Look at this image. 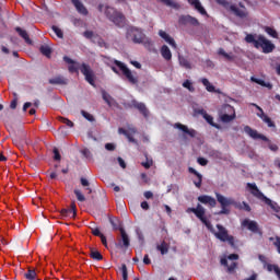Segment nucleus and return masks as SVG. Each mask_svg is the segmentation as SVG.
Segmentation results:
<instances>
[{"label": "nucleus", "mask_w": 280, "mask_h": 280, "mask_svg": "<svg viewBox=\"0 0 280 280\" xmlns=\"http://www.w3.org/2000/svg\"><path fill=\"white\" fill-rule=\"evenodd\" d=\"M187 212L194 213L196 218H198V220H200V222L205 224L208 231H210V233H212V235L217 237V240H219L220 242H228V244H230L232 248H235V237L229 234V230H226V228H224L222 224H217L218 231H215V229L211 224V221L207 220L205 215L206 210L202 205L198 203L196 208H188Z\"/></svg>", "instance_id": "f257e3e1"}, {"label": "nucleus", "mask_w": 280, "mask_h": 280, "mask_svg": "<svg viewBox=\"0 0 280 280\" xmlns=\"http://www.w3.org/2000/svg\"><path fill=\"white\" fill-rule=\"evenodd\" d=\"M246 43L254 45L256 49H262V54H272L275 51V44L268 40L264 35H258L255 39V35L247 34L245 37Z\"/></svg>", "instance_id": "f03ea898"}, {"label": "nucleus", "mask_w": 280, "mask_h": 280, "mask_svg": "<svg viewBox=\"0 0 280 280\" xmlns=\"http://www.w3.org/2000/svg\"><path fill=\"white\" fill-rule=\"evenodd\" d=\"M126 37L135 43V45H144V47H152V40L145 37L143 30L137 26H129L127 28Z\"/></svg>", "instance_id": "7ed1b4c3"}, {"label": "nucleus", "mask_w": 280, "mask_h": 280, "mask_svg": "<svg viewBox=\"0 0 280 280\" xmlns=\"http://www.w3.org/2000/svg\"><path fill=\"white\" fill-rule=\"evenodd\" d=\"M247 189L254 196V198H257L258 200H261V202H265L272 211H276V213H279V205L277 202L271 201L270 198L266 197L261 190H259V187H257V184L255 183H247L246 184Z\"/></svg>", "instance_id": "20e7f679"}, {"label": "nucleus", "mask_w": 280, "mask_h": 280, "mask_svg": "<svg viewBox=\"0 0 280 280\" xmlns=\"http://www.w3.org/2000/svg\"><path fill=\"white\" fill-rule=\"evenodd\" d=\"M104 14L108 21L114 23L116 27H126V15L124 13L117 11V9L106 5L104 10Z\"/></svg>", "instance_id": "39448f33"}, {"label": "nucleus", "mask_w": 280, "mask_h": 280, "mask_svg": "<svg viewBox=\"0 0 280 280\" xmlns=\"http://www.w3.org/2000/svg\"><path fill=\"white\" fill-rule=\"evenodd\" d=\"M244 132H246L248 135V137H250L255 141H257V139H260L261 141H266L268 143V148H269V150H271V152H278L279 151V145L272 143L270 141V139H268V137L259 133L257 130L250 128V126H245L244 127Z\"/></svg>", "instance_id": "423d86ee"}, {"label": "nucleus", "mask_w": 280, "mask_h": 280, "mask_svg": "<svg viewBox=\"0 0 280 280\" xmlns=\"http://www.w3.org/2000/svg\"><path fill=\"white\" fill-rule=\"evenodd\" d=\"M215 198L218 202L221 205V210L219 212V215H229L231 213V210H229L226 207H231V205L235 207V200L231 198H226L220 192H215Z\"/></svg>", "instance_id": "0eeeda50"}, {"label": "nucleus", "mask_w": 280, "mask_h": 280, "mask_svg": "<svg viewBox=\"0 0 280 280\" xmlns=\"http://www.w3.org/2000/svg\"><path fill=\"white\" fill-rule=\"evenodd\" d=\"M237 259H240V255L231 254L228 257L221 258L220 264L226 268L229 275H233L237 270V262H235ZM229 260L232 261L231 265H229Z\"/></svg>", "instance_id": "6e6552de"}, {"label": "nucleus", "mask_w": 280, "mask_h": 280, "mask_svg": "<svg viewBox=\"0 0 280 280\" xmlns=\"http://www.w3.org/2000/svg\"><path fill=\"white\" fill-rule=\"evenodd\" d=\"M114 63L116 65V67H118V69H120L122 75L127 78L130 84H139V78L137 75H133L132 71L128 68L127 65L119 60H115Z\"/></svg>", "instance_id": "1a4fd4ad"}, {"label": "nucleus", "mask_w": 280, "mask_h": 280, "mask_svg": "<svg viewBox=\"0 0 280 280\" xmlns=\"http://www.w3.org/2000/svg\"><path fill=\"white\" fill-rule=\"evenodd\" d=\"M217 3L219 5H222V8H224L225 10L233 12V14L238 19H246V16H248V13L246 11L236 8L234 4H231V2L226 0H217Z\"/></svg>", "instance_id": "9d476101"}, {"label": "nucleus", "mask_w": 280, "mask_h": 280, "mask_svg": "<svg viewBox=\"0 0 280 280\" xmlns=\"http://www.w3.org/2000/svg\"><path fill=\"white\" fill-rule=\"evenodd\" d=\"M220 119L223 124H231L235 119V109L231 105H223L220 112Z\"/></svg>", "instance_id": "9b49d317"}, {"label": "nucleus", "mask_w": 280, "mask_h": 280, "mask_svg": "<svg viewBox=\"0 0 280 280\" xmlns=\"http://www.w3.org/2000/svg\"><path fill=\"white\" fill-rule=\"evenodd\" d=\"M80 71L84 75L86 82L91 84V86H95V73L93 72V69H91V66L82 63Z\"/></svg>", "instance_id": "f8f14e48"}, {"label": "nucleus", "mask_w": 280, "mask_h": 280, "mask_svg": "<svg viewBox=\"0 0 280 280\" xmlns=\"http://www.w3.org/2000/svg\"><path fill=\"white\" fill-rule=\"evenodd\" d=\"M241 224L252 233H256L257 235H264V232H261V230L259 229V224L257 223V221L244 219Z\"/></svg>", "instance_id": "ddd939ff"}, {"label": "nucleus", "mask_w": 280, "mask_h": 280, "mask_svg": "<svg viewBox=\"0 0 280 280\" xmlns=\"http://www.w3.org/2000/svg\"><path fill=\"white\" fill-rule=\"evenodd\" d=\"M130 108H136L137 110H139V113L145 118L148 119V117H150V110L148 109V107L144 105V103H139L137 102V100H132L130 103Z\"/></svg>", "instance_id": "4468645a"}, {"label": "nucleus", "mask_w": 280, "mask_h": 280, "mask_svg": "<svg viewBox=\"0 0 280 280\" xmlns=\"http://www.w3.org/2000/svg\"><path fill=\"white\" fill-rule=\"evenodd\" d=\"M250 106H254L255 108H257V110H259V113H261L257 114V117H259L265 124H267L268 128H275V121H272V119L268 117L266 113H264V109L259 107V105L252 103Z\"/></svg>", "instance_id": "2eb2a0df"}, {"label": "nucleus", "mask_w": 280, "mask_h": 280, "mask_svg": "<svg viewBox=\"0 0 280 280\" xmlns=\"http://www.w3.org/2000/svg\"><path fill=\"white\" fill-rule=\"evenodd\" d=\"M61 218H75L78 215V209L75 202H71L69 208H63L60 211Z\"/></svg>", "instance_id": "dca6fc26"}, {"label": "nucleus", "mask_w": 280, "mask_h": 280, "mask_svg": "<svg viewBox=\"0 0 280 280\" xmlns=\"http://www.w3.org/2000/svg\"><path fill=\"white\" fill-rule=\"evenodd\" d=\"M179 25H192L194 27H198L200 22L191 15H182L179 16Z\"/></svg>", "instance_id": "f3484780"}, {"label": "nucleus", "mask_w": 280, "mask_h": 280, "mask_svg": "<svg viewBox=\"0 0 280 280\" xmlns=\"http://www.w3.org/2000/svg\"><path fill=\"white\" fill-rule=\"evenodd\" d=\"M174 128H177V130H182L184 135H188V137H190L191 139H195L196 135H198V131H196V129H189V127L180 122L175 124Z\"/></svg>", "instance_id": "a211bd4d"}, {"label": "nucleus", "mask_w": 280, "mask_h": 280, "mask_svg": "<svg viewBox=\"0 0 280 280\" xmlns=\"http://www.w3.org/2000/svg\"><path fill=\"white\" fill-rule=\"evenodd\" d=\"M120 236H121V240L118 242L117 247L128 248L130 246V237H128L126 230L120 229Z\"/></svg>", "instance_id": "6ab92c4d"}, {"label": "nucleus", "mask_w": 280, "mask_h": 280, "mask_svg": "<svg viewBox=\"0 0 280 280\" xmlns=\"http://www.w3.org/2000/svg\"><path fill=\"white\" fill-rule=\"evenodd\" d=\"M199 202L201 205H209V207L213 208L215 205H218V201H215V198L209 196V195H201L198 197Z\"/></svg>", "instance_id": "aec40b11"}, {"label": "nucleus", "mask_w": 280, "mask_h": 280, "mask_svg": "<svg viewBox=\"0 0 280 280\" xmlns=\"http://www.w3.org/2000/svg\"><path fill=\"white\" fill-rule=\"evenodd\" d=\"M71 3L74 5L79 14H82L83 16H86L89 14V10L86 9V7H84V3H82V1L71 0Z\"/></svg>", "instance_id": "412c9836"}, {"label": "nucleus", "mask_w": 280, "mask_h": 280, "mask_svg": "<svg viewBox=\"0 0 280 280\" xmlns=\"http://www.w3.org/2000/svg\"><path fill=\"white\" fill-rule=\"evenodd\" d=\"M159 36L161 38H163V40H165V43H168V45H171V47H174V49H176V42L174 40V38H172V36H170V34H167L163 30H160L159 31Z\"/></svg>", "instance_id": "4be33fe9"}, {"label": "nucleus", "mask_w": 280, "mask_h": 280, "mask_svg": "<svg viewBox=\"0 0 280 280\" xmlns=\"http://www.w3.org/2000/svg\"><path fill=\"white\" fill-rule=\"evenodd\" d=\"M188 3H190V5H194L195 10L201 13L202 16H207V10H205V7H202L200 0H188Z\"/></svg>", "instance_id": "5701e85b"}, {"label": "nucleus", "mask_w": 280, "mask_h": 280, "mask_svg": "<svg viewBox=\"0 0 280 280\" xmlns=\"http://www.w3.org/2000/svg\"><path fill=\"white\" fill-rule=\"evenodd\" d=\"M15 32L25 40L27 45H32V39L30 38V35L27 34V31L21 28V26L15 27Z\"/></svg>", "instance_id": "b1692460"}, {"label": "nucleus", "mask_w": 280, "mask_h": 280, "mask_svg": "<svg viewBox=\"0 0 280 280\" xmlns=\"http://www.w3.org/2000/svg\"><path fill=\"white\" fill-rule=\"evenodd\" d=\"M201 84L206 86L208 93H222L220 90H215V86H213V84H211L207 78L201 79Z\"/></svg>", "instance_id": "393cba45"}, {"label": "nucleus", "mask_w": 280, "mask_h": 280, "mask_svg": "<svg viewBox=\"0 0 280 280\" xmlns=\"http://www.w3.org/2000/svg\"><path fill=\"white\" fill-rule=\"evenodd\" d=\"M65 62H67V65H70L68 67V71L70 73H78V67H75V61H73V59L69 58L68 56L63 57Z\"/></svg>", "instance_id": "a878e982"}, {"label": "nucleus", "mask_w": 280, "mask_h": 280, "mask_svg": "<svg viewBox=\"0 0 280 280\" xmlns=\"http://www.w3.org/2000/svg\"><path fill=\"white\" fill-rule=\"evenodd\" d=\"M160 51L164 60H167V61L172 60V50H170V47H167V45H163Z\"/></svg>", "instance_id": "bb28decb"}, {"label": "nucleus", "mask_w": 280, "mask_h": 280, "mask_svg": "<svg viewBox=\"0 0 280 280\" xmlns=\"http://www.w3.org/2000/svg\"><path fill=\"white\" fill-rule=\"evenodd\" d=\"M250 80L252 82H255V84H259L260 86H265V89H269V91H271L272 89V83L266 82L262 79H257L255 77H252Z\"/></svg>", "instance_id": "cd10ccee"}, {"label": "nucleus", "mask_w": 280, "mask_h": 280, "mask_svg": "<svg viewBox=\"0 0 280 280\" xmlns=\"http://www.w3.org/2000/svg\"><path fill=\"white\" fill-rule=\"evenodd\" d=\"M48 82H49V84H59V85L68 84L67 79H65V77H62V75H58V77H55L52 79H49Z\"/></svg>", "instance_id": "c85d7f7f"}, {"label": "nucleus", "mask_w": 280, "mask_h": 280, "mask_svg": "<svg viewBox=\"0 0 280 280\" xmlns=\"http://www.w3.org/2000/svg\"><path fill=\"white\" fill-rule=\"evenodd\" d=\"M234 207H235V209L247 211V213H250V211H252L250 206L248 203H246V201H243V202L234 201Z\"/></svg>", "instance_id": "c756f323"}, {"label": "nucleus", "mask_w": 280, "mask_h": 280, "mask_svg": "<svg viewBox=\"0 0 280 280\" xmlns=\"http://www.w3.org/2000/svg\"><path fill=\"white\" fill-rule=\"evenodd\" d=\"M156 249L160 250L161 255H167V253H170V245L163 241L160 245L156 246Z\"/></svg>", "instance_id": "7c9ffc66"}, {"label": "nucleus", "mask_w": 280, "mask_h": 280, "mask_svg": "<svg viewBox=\"0 0 280 280\" xmlns=\"http://www.w3.org/2000/svg\"><path fill=\"white\" fill-rule=\"evenodd\" d=\"M203 119H206L207 124L212 126V128H217V130H221L222 126H220L213 121V116L206 114V116H203Z\"/></svg>", "instance_id": "2f4dec72"}, {"label": "nucleus", "mask_w": 280, "mask_h": 280, "mask_svg": "<svg viewBox=\"0 0 280 280\" xmlns=\"http://www.w3.org/2000/svg\"><path fill=\"white\" fill-rule=\"evenodd\" d=\"M268 272H275L280 280V268L279 265H272V264H267L266 265Z\"/></svg>", "instance_id": "473e14b6"}, {"label": "nucleus", "mask_w": 280, "mask_h": 280, "mask_svg": "<svg viewBox=\"0 0 280 280\" xmlns=\"http://www.w3.org/2000/svg\"><path fill=\"white\" fill-rule=\"evenodd\" d=\"M39 51L40 54H43V56H46V58H51V47L47 45H42L39 47Z\"/></svg>", "instance_id": "72a5a7b5"}, {"label": "nucleus", "mask_w": 280, "mask_h": 280, "mask_svg": "<svg viewBox=\"0 0 280 280\" xmlns=\"http://www.w3.org/2000/svg\"><path fill=\"white\" fill-rule=\"evenodd\" d=\"M90 257L91 259H94V261H102V259H104V256H102V253L94 249L90 250Z\"/></svg>", "instance_id": "f704fd0d"}, {"label": "nucleus", "mask_w": 280, "mask_h": 280, "mask_svg": "<svg viewBox=\"0 0 280 280\" xmlns=\"http://www.w3.org/2000/svg\"><path fill=\"white\" fill-rule=\"evenodd\" d=\"M109 223L112 224L114 231H121V223H119V219L117 218H109Z\"/></svg>", "instance_id": "c9c22d12"}, {"label": "nucleus", "mask_w": 280, "mask_h": 280, "mask_svg": "<svg viewBox=\"0 0 280 280\" xmlns=\"http://www.w3.org/2000/svg\"><path fill=\"white\" fill-rule=\"evenodd\" d=\"M265 32L268 36H271V38H279V33H277V30L273 27L265 26Z\"/></svg>", "instance_id": "e433bc0d"}, {"label": "nucleus", "mask_w": 280, "mask_h": 280, "mask_svg": "<svg viewBox=\"0 0 280 280\" xmlns=\"http://www.w3.org/2000/svg\"><path fill=\"white\" fill-rule=\"evenodd\" d=\"M178 60H179V65L180 67H183L184 69H191V62H189L187 60V58L183 57V56H179L178 57Z\"/></svg>", "instance_id": "4c0bfd02"}, {"label": "nucleus", "mask_w": 280, "mask_h": 280, "mask_svg": "<svg viewBox=\"0 0 280 280\" xmlns=\"http://www.w3.org/2000/svg\"><path fill=\"white\" fill-rule=\"evenodd\" d=\"M24 279H27V280L36 279V270L27 269V271L24 273Z\"/></svg>", "instance_id": "58836bf2"}, {"label": "nucleus", "mask_w": 280, "mask_h": 280, "mask_svg": "<svg viewBox=\"0 0 280 280\" xmlns=\"http://www.w3.org/2000/svg\"><path fill=\"white\" fill-rule=\"evenodd\" d=\"M102 97H103L104 102H106V104H108V106L112 105L113 96H110V94H108V93L106 92V90H103V91H102Z\"/></svg>", "instance_id": "ea45409f"}, {"label": "nucleus", "mask_w": 280, "mask_h": 280, "mask_svg": "<svg viewBox=\"0 0 280 280\" xmlns=\"http://www.w3.org/2000/svg\"><path fill=\"white\" fill-rule=\"evenodd\" d=\"M51 30H52V32H55L57 38H65V33L62 32V28H60L56 25H52Z\"/></svg>", "instance_id": "a19ab883"}, {"label": "nucleus", "mask_w": 280, "mask_h": 280, "mask_svg": "<svg viewBox=\"0 0 280 280\" xmlns=\"http://www.w3.org/2000/svg\"><path fill=\"white\" fill-rule=\"evenodd\" d=\"M74 195L77 197V200H79V202H84L86 200V197H84V194H82V190L80 189H74Z\"/></svg>", "instance_id": "79ce46f5"}, {"label": "nucleus", "mask_w": 280, "mask_h": 280, "mask_svg": "<svg viewBox=\"0 0 280 280\" xmlns=\"http://www.w3.org/2000/svg\"><path fill=\"white\" fill-rule=\"evenodd\" d=\"M270 242H273V246H276L277 252L280 255V236H276V237H270L269 238Z\"/></svg>", "instance_id": "37998d69"}, {"label": "nucleus", "mask_w": 280, "mask_h": 280, "mask_svg": "<svg viewBox=\"0 0 280 280\" xmlns=\"http://www.w3.org/2000/svg\"><path fill=\"white\" fill-rule=\"evenodd\" d=\"M219 56H223V58H225V60H233V56L229 55L224 48H219L218 50Z\"/></svg>", "instance_id": "c03bdc74"}, {"label": "nucleus", "mask_w": 280, "mask_h": 280, "mask_svg": "<svg viewBox=\"0 0 280 280\" xmlns=\"http://www.w3.org/2000/svg\"><path fill=\"white\" fill-rule=\"evenodd\" d=\"M183 86H184V89H188L190 91V93H194V91H196V88H194V84L189 80H186L183 83Z\"/></svg>", "instance_id": "a18cd8bd"}, {"label": "nucleus", "mask_w": 280, "mask_h": 280, "mask_svg": "<svg viewBox=\"0 0 280 280\" xmlns=\"http://www.w3.org/2000/svg\"><path fill=\"white\" fill-rule=\"evenodd\" d=\"M164 5H168V8H178V3L172 1V0H160Z\"/></svg>", "instance_id": "49530a36"}, {"label": "nucleus", "mask_w": 280, "mask_h": 280, "mask_svg": "<svg viewBox=\"0 0 280 280\" xmlns=\"http://www.w3.org/2000/svg\"><path fill=\"white\" fill-rule=\"evenodd\" d=\"M59 121H61V124H65L66 126H68V128H73V121H71L68 118L59 117Z\"/></svg>", "instance_id": "de8ad7c7"}, {"label": "nucleus", "mask_w": 280, "mask_h": 280, "mask_svg": "<svg viewBox=\"0 0 280 280\" xmlns=\"http://www.w3.org/2000/svg\"><path fill=\"white\" fill-rule=\"evenodd\" d=\"M122 280H128V267L126 264L121 265Z\"/></svg>", "instance_id": "09e8293b"}, {"label": "nucleus", "mask_w": 280, "mask_h": 280, "mask_svg": "<svg viewBox=\"0 0 280 280\" xmlns=\"http://www.w3.org/2000/svg\"><path fill=\"white\" fill-rule=\"evenodd\" d=\"M52 153L54 161H61L62 156L60 155V151L58 150V148H54Z\"/></svg>", "instance_id": "8fccbe9b"}, {"label": "nucleus", "mask_w": 280, "mask_h": 280, "mask_svg": "<svg viewBox=\"0 0 280 280\" xmlns=\"http://www.w3.org/2000/svg\"><path fill=\"white\" fill-rule=\"evenodd\" d=\"M81 115H83V117L88 119V121H95V118L93 117V115L89 114V112L82 110Z\"/></svg>", "instance_id": "3c124183"}, {"label": "nucleus", "mask_w": 280, "mask_h": 280, "mask_svg": "<svg viewBox=\"0 0 280 280\" xmlns=\"http://www.w3.org/2000/svg\"><path fill=\"white\" fill-rule=\"evenodd\" d=\"M83 36H84L85 38H88L89 40H91L92 38H95V33H93V31H85V32L83 33Z\"/></svg>", "instance_id": "603ef678"}, {"label": "nucleus", "mask_w": 280, "mask_h": 280, "mask_svg": "<svg viewBox=\"0 0 280 280\" xmlns=\"http://www.w3.org/2000/svg\"><path fill=\"white\" fill-rule=\"evenodd\" d=\"M141 165H142V167H144L145 170H150V168L152 167V165H153V161L147 159V162H142Z\"/></svg>", "instance_id": "864d4df0"}, {"label": "nucleus", "mask_w": 280, "mask_h": 280, "mask_svg": "<svg viewBox=\"0 0 280 280\" xmlns=\"http://www.w3.org/2000/svg\"><path fill=\"white\" fill-rule=\"evenodd\" d=\"M197 163H199V165H201L202 167H205L206 165L209 164V160L205 159V158H198L197 159Z\"/></svg>", "instance_id": "5fc2aeb1"}, {"label": "nucleus", "mask_w": 280, "mask_h": 280, "mask_svg": "<svg viewBox=\"0 0 280 280\" xmlns=\"http://www.w3.org/2000/svg\"><path fill=\"white\" fill-rule=\"evenodd\" d=\"M198 180L194 182L195 187H197L198 189H200V187H202V175L197 176Z\"/></svg>", "instance_id": "6e6d98bb"}, {"label": "nucleus", "mask_w": 280, "mask_h": 280, "mask_svg": "<svg viewBox=\"0 0 280 280\" xmlns=\"http://www.w3.org/2000/svg\"><path fill=\"white\" fill-rule=\"evenodd\" d=\"M118 164L122 170H126V161H124L120 156L117 158Z\"/></svg>", "instance_id": "4d7b16f0"}, {"label": "nucleus", "mask_w": 280, "mask_h": 280, "mask_svg": "<svg viewBox=\"0 0 280 280\" xmlns=\"http://www.w3.org/2000/svg\"><path fill=\"white\" fill-rule=\"evenodd\" d=\"M92 234L95 235V237H102V232L96 228L92 229Z\"/></svg>", "instance_id": "13d9d810"}, {"label": "nucleus", "mask_w": 280, "mask_h": 280, "mask_svg": "<svg viewBox=\"0 0 280 280\" xmlns=\"http://www.w3.org/2000/svg\"><path fill=\"white\" fill-rule=\"evenodd\" d=\"M144 198H147V200H150V198H154V194L150 190L144 191Z\"/></svg>", "instance_id": "bf43d9fd"}, {"label": "nucleus", "mask_w": 280, "mask_h": 280, "mask_svg": "<svg viewBox=\"0 0 280 280\" xmlns=\"http://www.w3.org/2000/svg\"><path fill=\"white\" fill-rule=\"evenodd\" d=\"M105 149L108 150V152H113L115 150V144L113 143H106Z\"/></svg>", "instance_id": "052dcab7"}, {"label": "nucleus", "mask_w": 280, "mask_h": 280, "mask_svg": "<svg viewBox=\"0 0 280 280\" xmlns=\"http://www.w3.org/2000/svg\"><path fill=\"white\" fill-rule=\"evenodd\" d=\"M143 264H144L145 266H150V264H152V260H150V256L144 255V257H143Z\"/></svg>", "instance_id": "680f3d73"}, {"label": "nucleus", "mask_w": 280, "mask_h": 280, "mask_svg": "<svg viewBox=\"0 0 280 280\" xmlns=\"http://www.w3.org/2000/svg\"><path fill=\"white\" fill-rule=\"evenodd\" d=\"M81 185L82 187H89L90 183H89V179L84 178V177H81Z\"/></svg>", "instance_id": "e2e57ef3"}, {"label": "nucleus", "mask_w": 280, "mask_h": 280, "mask_svg": "<svg viewBox=\"0 0 280 280\" xmlns=\"http://www.w3.org/2000/svg\"><path fill=\"white\" fill-rule=\"evenodd\" d=\"M19 104V100L18 98H14L11 104H10V108H12V110H14V108H16Z\"/></svg>", "instance_id": "0e129e2a"}, {"label": "nucleus", "mask_w": 280, "mask_h": 280, "mask_svg": "<svg viewBox=\"0 0 280 280\" xmlns=\"http://www.w3.org/2000/svg\"><path fill=\"white\" fill-rule=\"evenodd\" d=\"M140 207L141 209H144V211H148V209H150V205L148 203V201H142Z\"/></svg>", "instance_id": "69168bd1"}, {"label": "nucleus", "mask_w": 280, "mask_h": 280, "mask_svg": "<svg viewBox=\"0 0 280 280\" xmlns=\"http://www.w3.org/2000/svg\"><path fill=\"white\" fill-rule=\"evenodd\" d=\"M126 138L130 143H137V140L133 137H131L130 132L126 135Z\"/></svg>", "instance_id": "338daca9"}, {"label": "nucleus", "mask_w": 280, "mask_h": 280, "mask_svg": "<svg viewBox=\"0 0 280 280\" xmlns=\"http://www.w3.org/2000/svg\"><path fill=\"white\" fill-rule=\"evenodd\" d=\"M100 238H101V242H102L103 246H108V242L106 241V237H105L104 234L101 235Z\"/></svg>", "instance_id": "774afa93"}]
</instances>
